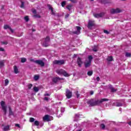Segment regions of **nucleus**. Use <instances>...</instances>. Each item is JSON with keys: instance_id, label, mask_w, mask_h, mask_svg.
Returning a JSON list of instances; mask_svg holds the SVG:
<instances>
[{"instance_id": "1a4fd4ad", "label": "nucleus", "mask_w": 131, "mask_h": 131, "mask_svg": "<svg viewBox=\"0 0 131 131\" xmlns=\"http://www.w3.org/2000/svg\"><path fill=\"white\" fill-rule=\"evenodd\" d=\"M76 28L77 29L76 31H73L72 32L73 34H76L77 35H78L80 34V30L81 29V27L79 26H76Z\"/></svg>"}, {"instance_id": "69168bd1", "label": "nucleus", "mask_w": 131, "mask_h": 131, "mask_svg": "<svg viewBox=\"0 0 131 131\" xmlns=\"http://www.w3.org/2000/svg\"><path fill=\"white\" fill-rule=\"evenodd\" d=\"M74 57H76V54H74Z\"/></svg>"}, {"instance_id": "39448f33", "label": "nucleus", "mask_w": 131, "mask_h": 131, "mask_svg": "<svg viewBox=\"0 0 131 131\" xmlns=\"http://www.w3.org/2000/svg\"><path fill=\"white\" fill-rule=\"evenodd\" d=\"M94 26H95V21L89 20L87 26L88 28L89 29H92V28L94 27Z\"/></svg>"}, {"instance_id": "864d4df0", "label": "nucleus", "mask_w": 131, "mask_h": 131, "mask_svg": "<svg viewBox=\"0 0 131 131\" xmlns=\"http://www.w3.org/2000/svg\"><path fill=\"white\" fill-rule=\"evenodd\" d=\"M90 95H94V91H90Z\"/></svg>"}, {"instance_id": "774afa93", "label": "nucleus", "mask_w": 131, "mask_h": 131, "mask_svg": "<svg viewBox=\"0 0 131 131\" xmlns=\"http://www.w3.org/2000/svg\"><path fill=\"white\" fill-rule=\"evenodd\" d=\"M2 126H4V124H3V125H2Z\"/></svg>"}, {"instance_id": "5701e85b", "label": "nucleus", "mask_w": 131, "mask_h": 131, "mask_svg": "<svg viewBox=\"0 0 131 131\" xmlns=\"http://www.w3.org/2000/svg\"><path fill=\"white\" fill-rule=\"evenodd\" d=\"M49 46H50V45H49V43H48V42L45 41V42L43 43V47H45V48H48V47H49Z\"/></svg>"}, {"instance_id": "6e6d98bb", "label": "nucleus", "mask_w": 131, "mask_h": 131, "mask_svg": "<svg viewBox=\"0 0 131 131\" xmlns=\"http://www.w3.org/2000/svg\"><path fill=\"white\" fill-rule=\"evenodd\" d=\"M72 3H76V1L75 0H70Z\"/></svg>"}, {"instance_id": "79ce46f5", "label": "nucleus", "mask_w": 131, "mask_h": 131, "mask_svg": "<svg viewBox=\"0 0 131 131\" xmlns=\"http://www.w3.org/2000/svg\"><path fill=\"white\" fill-rule=\"evenodd\" d=\"M125 56H126V57H131V54L129 53H126Z\"/></svg>"}, {"instance_id": "c756f323", "label": "nucleus", "mask_w": 131, "mask_h": 131, "mask_svg": "<svg viewBox=\"0 0 131 131\" xmlns=\"http://www.w3.org/2000/svg\"><path fill=\"white\" fill-rule=\"evenodd\" d=\"M106 127V126L104 124H100V128L104 129Z\"/></svg>"}, {"instance_id": "9d476101", "label": "nucleus", "mask_w": 131, "mask_h": 131, "mask_svg": "<svg viewBox=\"0 0 131 131\" xmlns=\"http://www.w3.org/2000/svg\"><path fill=\"white\" fill-rule=\"evenodd\" d=\"M105 15V13L101 12L100 13H94L93 14V16L95 17V18H101L103 17Z\"/></svg>"}, {"instance_id": "c9c22d12", "label": "nucleus", "mask_w": 131, "mask_h": 131, "mask_svg": "<svg viewBox=\"0 0 131 131\" xmlns=\"http://www.w3.org/2000/svg\"><path fill=\"white\" fill-rule=\"evenodd\" d=\"M89 61H90L92 62V60H93V56L92 55H90L88 57Z\"/></svg>"}, {"instance_id": "dca6fc26", "label": "nucleus", "mask_w": 131, "mask_h": 131, "mask_svg": "<svg viewBox=\"0 0 131 131\" xmlns=\"http://www.w3.org/2000/svg\"><path fill=\"white\" fill-rule=\"evenodd\" d=\"M91 65H92V62H91V61H88V62L84 63L85 68H89Z\"/></svg>"}, {"instance_id": "49530a36", "label": "nucleus", "mask_w": 131, "mask_h": 131, "mask_svg": "<svg viewBox=\"0 0 131 131\" xmlns=\"http://www.w3.org/2000/svg\"><path fill=\"white\" fill-rule=\"evenodd\" d=\"M15 126H16L17 127H19V128L21 127V126H20V124H15Z\"/></svg>"}, {"instance_id": "58836bf2", "label": "nucleus", "mask_w": 131, "mask_h": 131, "mask_svg": "<svg viewBox=\"0 0 131 131\" xmlns=\"http://www.w3.org/2000/svg\"><path fill=\"white\" fill-rule=\"evenodd\" d=\"M35 119L34 118H30V122H34Z\"/></svg>"}, {"instance_id": "a19ab883", "label": "nucleus", "mask_w": 131, "mask_h": 131, "mask_svg": "<svg viewBox=\"0 0 131 131\" xmlns=\"http://www.w3.org/2000/svg\"><path fill=\"white\" fill-rule=\"evenodd\" d=\"M32 86H33V85H32V84H29L28 85V89H29V90H31V88H32Z\"/></svg>"}, {"instance_id": "052dcab7", "label": "nucleus", "mask_w": 131, "mask_h": 131, "mask_svg": "<svg viewBox=\"0 0 131 131\" xmlns=\"http://www.w3.org/2000/svg\"><path fill=\"white\" fill-rule=\"evenodd\" d=\"M128 124L129 125H131V121L128 122Z\"/></svg>"}, {"instance_id": "0eeeda50", "label": "nucleus", "mask_w": 131, "mask_h": 131, "mask_svg": "<svg viewBox=\"0 0 131 131\" xmlns=\"http://www.w3.org/2000/svg\"><path fill=\"white\" fill-rule=\"evenodd\" d=\"M34 63H35L38 65H40L41 67H43V66H45V62L41 60H37L34 61Z\"/></svg>"}, {"instance_id": "c03bdc74", "label": "nucleus", "mask_w": 131, "mask_h": 131, "mask_svg": "<svg viewBox=\"0 0 131 131\" xmlns=\"http://www.w3.org/2000/svg\"><path fill=\"white\" fill-rule=\"evenodd\" d=\"M47 7H48L49 10H51L52 9H53V8H52V6H51V5H50V4H48V5H47Z\"/></svg>"}, {"instance_id": "4c0bfd02", "label": "nucleus", "mask_w": 131, "mask_h": 131, "mask_svg": "<svg viewBox=\"0 0 131 131\" xmlns=\"http://www.w3.org/2000/svg\"><path fill=\"white\" fill-rule=\"evenodd\" d=\"M103 32H104V33H105V34H110V32H109L106 30H104Z\"/></svg>"}, {"instance_id": "de8ad7c7", "label": "nucleus", "mask_w": 131, "mask_h": 131, "mask_svg": "<svg viewBox=\"0 0 131 131\" xmlns=\"http://www.w3.org/2000/svg\"><path fill=\"white\" fill-rule=\"evenodd\" d=\"M0 52H5V49L3 48H0Z\"/></svg>"}, {"instance_id": "20e7f679", "label": "nucleus", "mask_w": 131, "mask_h": 131, "mask_svg": "<svg viewBox=\"0 0 131 131\" xmlns=\"http://www.w3.org/2000/svg\"><path fill=\"white\" fill-rule=\"evenodd\" d=\"M53 64H54V65H64L65 64V60H55L53 61Z\"/></svg>"}, {"instance_id": "6e6552de", "label": "nucleus", "mask_w": 131, "mask_h": 131, "mask_svg": "<svg viewBox=\"0 0 131 131\" xmlns=\"http://www.w3.org/2000/svg\"><path fill=\"white\" fill-rule=\"evenodd\" d=\"M66 96L67 99H70L72 97V92L70 91L69 89H67Z\"/></svg>"}, {"instance_id": "f8f14e48", "label": "nucleus", "mask_w": 131, "mask_h": 131, "mask_svg": "<svg viewBox=\"0 0 131 131\" xmlns=\"http://www.w3.org/2000/svg\"><path fill=\"white\" fill-rule=\"evenodd\" d=\"M63 78H59V77H54L52 79V81L54 82V83H57L59 80H63Z\"/></svg>"}, {"instance_id": "0e129e2a", "label": "nucleus", "mask_w": 131, "mask_h": 131, "mask_svg": "<svg viewBox=\"0 0 131 131\" xmlns=\"http://www.w3.org/2000/svg\"><path fill=\"white\" fill-rule=\"evenodd\" d=\"M4 6H2V9H4Z\"/></svg>"}, {"instance_id": "f704fd0d", "label": "nucleus", "mask_w": 131, "mask_h": 131, "mask_svg": "<svg viewBox=\"0 0 131 131\" xmlns=\"http://www.w3.org/2000/svg\"><path fill=\"white\" fill-rule=\"evenodd\" d=\"M34 125L36 126H38V125H39V122L38 121H35Z\"/></svg>"}, {"instance_id": "a211bd4d", "label": "nucleus", "mask_w": 131, "mask_h": 131, "mask_svg": "<svg viewBox=\"0 0 131 131\" xmlns=\"http://www.w3.org/2000/svg\"><path fill=\"white\" fill-rule=\"evenodd\" d=\"M9 116H14V112L12 111V108L11 107H9Z\"/></svg>"}, {"instance_id": "b1692460", "label": "nucleus", "mask_w": 131, "mask_h": 131, "mask_svg": "<svg viewBox=\"0 0 131 131\" xmlns=\"http://www.w3.org/2000/svg\"><path fill=\"white\" fill-rule=\"evenodd\" d=\"M9 82H10V81H9V79H6L5 80V86H7V85H8V84H9Z\"/></svg>"}, {"instance_id": "7ed1b4c3", "label": "nucleus", "mask_w": 131, "mask_h": 131, "mask_svg": "<svg viewBox=\"0 0 131 131\" xmlns=\"http://www.w3.org/2000/svg\"><path fill=\"white\" fill-rule=\"evenodd\" d=\"M121 12H122V10L118 8L116 9L112 8L110 10L111 14L113 15H114V14H119V13H121Z\"/></svg>"}, {"instance_id": "3c124183", "label": "nucleus", "mask_w": 131, "mask_h": 131, "mask_svg": "<svg viewBox=\"0 0 131 131\" xmlns=\"http://www.w3.org/2000/svg\"><path fill=\"white\" fill-rule=\"evenodd\" d=\"M44 99L45 100V101H49V98L47 97H45Z\"/></svg>"}, {"instance_id": "a878e982", "label": "nucleus", "mask_w": 131, "mask_h": 131, "mask_svg": "<svg viewBox=\"0 0 131 131\" xmlns=\"http://www.w3.org/2000/svg\"><path fill=\"white\" fill-rule=\"evenodd\" d=\"M92 51H93V52H98V49H97V46H94Z\"/></svg>"}, {"instance_id": "423d86ee", "label": "nucleus", "mask_w": 131, "mask_h": 131, "mask_svg": "<svg viewBox=\"0 0 131 131\" xmlns=\"http://www.w3.org/2000/svg\"><path fill=\"white\" fill-rule=\"evenodd\" d=\"M1 105L2 107V110L4 111L5 115H6L7 114V106H5V101H2Z\"/></svg>"}, {"instance_id": "412c9836", "label": "nucleus", "mask_w": 131, "mask_h": 131, "mask_svg": "<svg viewBox=\"0 0 131 131\" xmlns=\"http://www.w3.org/2000/svg\"><path fill=\"white\" fill-rule=\"evenodd\" d=\"M106 60L108 62H111V61H113V57H112V56H108Z\"/></svg>"}, {"instance_id": "f03ea898", "label": "nucleus", "mask_w": 131, "mask_h": 131, "mask_svg": "<svg viewBox=\"0 0 131 131\" xmlns=\"http://www.w3.org/2000/svg\"><path fill=\"white\" fill-rule=\"evenodd\" d=\"M56 73L57 74H59V75L62 74V75H64L66 77H69V76H70V75H69V74L67 73V72H66L65 70L63 69L57 70Z\"/></svg>"}, {"instance_id": "2f4dec72", "label": "nucleus", "mask_w": 131, "mask_h": 131, "mask_svg": "<svg viewBox=\"0 0 131 131\" xmlns=\"http://www.w3.org/2000/svg\"><path fill=\"white\" fill-rule=\"evenodd\" d=\"M24 19L26 22H28L29 21V17L28 16H25Z\"/></svg>"}, {"instance_id": "ddd939ff", "label": "nucleus", "mask_w": 131, "mask_h": 131, "mask_svg": "<svg viewBox=\"0 0 131 131\" xmlns=\"http://www.w3.org/2000/svg\"><path fill=\"white\" fill-rule=\"evenodd\" d=\"M32 12L34 14V17L35 18H40V15L37 14L36 9H32Z\"/></svg>"}, {"instance_id": "680f3d73", "label": "nucleus", "mask_w": 131, "mask_h": 131, "mask_svg": "<svg viewBox=\"0 0 131 131\" xmlns=\"http://www.w3.org/2000/svg\"><path fill=\"white\" fill-rule=\"evenodd\" d=\"M31 61L32 62H34V61H35V60H34V59H31Z\"/></svg>"}, {"instance_id": "bb28decb", "label": "nucleus", "mask_w": 131, "mask_h": 131, "mask_svg": "<svg viewBox=\"0 0 131 131\" xmlns=\"http://www.w3.org/2000/svg\"><path fill=\"white\" fill-rule=\"evenodd\" d=\"M5 61L4 60L0 61V67H3L5 65Z\"/></svg>"}, {"instance_id": "aec40b11", "label": "nucleus", "mask_w": 131, "mask_h": 131, "mask_svg": "<svg viewBox=\"0 0 131 131\" xmlns=\"http://www.w3.org/2000/svg\"><path fill=\"white\" fill-rule=\"evenodd\" d=\"M4 131H8L10 130V125H8L7 126H5L3 128Z\"/></svg>"}, {"instance_id": "603ef678", "label": "nucleus", "mask_w": 131, "mask_h": 131, "mask_svg": "<svg viewBox=\"0 0 131 131\" xmlns=\"http://www.w3.org/2000/svg\"><path fill=\"white\" fill-rule=\"evenodd\" d=\"M96 80H97V81H100V77H97L96 78Z\"/></svg>"}, {"instance_id": "09e8293b", "label": "nucleus", "mask_w": 131, "mask_h": 131, "mask_svg": "<svg viewBox=\"0 0 131 131\" xmlns=\"http://www.w3.org/2000/svg\"><path fill=\"white\" fill-rule=\"evenodd\" d=\"M75 118H79V115L76 114L75 116Z\"/></svg>"}, {"instance_id": "7c9ffc66", "label": "nucleus", "mask_w": 131, "mask_h": 131, "mask_svg": "<svg viewBox=\"0 0 131 131\" xmlns=\"http://www.w3.org/2000/svg\"><path fill=\"white\" fill-rule=\"evenodd\" d=\"M27 61V59L25 58H21V63H25Z\"/></svg>"}, {"instance_id": "37998d69", "label": "nucleus", "mask_w": 131, "mask_h": 131, "mask_svg": "<svg viewBox=\"0 0 131 131\" xmlns=\"http://www.w3.org/2000/svg\"><path fill=\"white\" fill-rule=\"evenodd\" d=\"M8 41H1V44L2 45H8Z\"/></svg>"}, {"instance_id": "e433bc0d", "label": "nucleus", "mask_w": 131, "mask_h": 131, "mask_svg": "<svg viewBox=\"0 0 131 131\" xmlns=\"http://www.w3.org/2000/svg\"><path fill=\"white\" fill-rule=\"evenodd\" d=\"M25 7V3L24 2H21V5H20V8H21V9H24Z\"/></svg>"}, {"instance_id": "4d7b16f0", "label": "nucleus", "mask_w": 131, "mask_h": 131, "mask_svg": "<svg viewBox=\"0 0 131 131\" xmlns=\"http://www.w3.org/2000/svg\"><path fill=\"white\" fill-rule=\"evenodd\" d=\"M23 35V33H21L20 35H18V37H20Z\"/></svg>"}, {"instance_id": "9b49d317", "label": "nucleus", "mask_w": 131, "mask_h": 131, "mask_svg": "<svg viewBox=\"0 0 131 131\" xmlns=\"http://www.w3.org/2000/svg\"><path fill=\"white\" fill-rule=\"evenodd\" d=\"M77 63L79 67H81L82 64H83V62L82 61V59H81V58L78 57V58L77 59Z\"/></svg>"}, {"instance_id": "f3484780", "label": "nucleus", "mask_w": 131, "mask_h": 131, "mask_svg": "<svg viewBox=\"0 0 131 131\" xmlns=\"http://www.w3.org/2000/svg\"><path fill=\"white\" fill-rule=\"evenodd\" d=\"M110 90H111V93H115V92H117V89H114L111 85L110 86Z\"/></svg>"}, {"instance_id": "338daca9", "label": "nucleus", "mask_w": 131, "mask_h": 131, "mask_svg": "<svg viewBox=\"0 0 131 131\" xmlns=\"http://www.w3.org/2000/svg\"><path fill=\"white\" fill-rule=\"evenodd\" d=\"M78 131H81V129H79V130H78Z\"/></svg>"}, {"instance_id": "cd10ccee", "label": "nucleus", "mask_w": 131, "mask_h": 131, "mask_svg": "<svg viewBox=\"0 0 131 131\" xmlns=\"http://www.w3.org/2000/svg\"><path fill=\"white\" fill-rule=\"evenodd\" d=\"M72 7V5H69L67 6V9L69 10V11H71V8Z\"/></svg>"}, {"instance_id": "bf43d9fd", "label": "nucleus", "mask_w": 131, "mask_h": 131, "mask_svg": "<svg viewBox=\"0 0 131 131\" xmlns=\"http://www.w3.org/2000/svg\"><path fill=\"white\" fill-rule=\"evenodd\" d=\"M45 96H50V95L49 94H45Z\"/></svg>"}, {"instance_id": "2eb2a0df", "label": "nucleus", "mask_w": 131, "mask_h": 131, "mask_svg": "<svg viewBox=\"0 0 131 131\" xmlns=\"http://www.w3.org/2000/svg\"><path fill=\"white\" fill-rule=\"evenodd\" d=\"M43 121H51V119H50V116L48 115H45L43 117Z\"/></svg>"}, {"instance_id": "4468645a", "label": "nucleus", "mask_w": 131, "mask_h": 131, "mask_svg": "<svg viewBox=\"0 0 131 131\" xmlns=\"http://www.w3.org/2000/svg\"><path fill=\"white\" fill-rule=\"evenodd\" d=\"M4 29H9L12 33H14V30L12 29V28H11V27L8 25H4Z\"/></svg>"}, {"instance_id": "473e14b6", "label": "nucleus", "mask_w": 131, "mask_h": 131, "mask_svg": "<svg viewBox=\"0 0 131 131\" xmlns=\"http://www.w3.org/2000/svg\"><path fill=\"white\" fill-rule=\"evenodd\" d=\"M116 106L117 107H121V106H122V103L120 102H117Z\"/></svg>"}, {"instance_id": "5fc2aeb1", "label": "nucleus", "mask_w": 131, "mask_h": 131, "mask_svg": "<svg viewBox=\"0 0 131 131\" xmlns=\"http://www.w3.org/2000/svg\"><path fill=\"white\" fill-rule=\"evenodd\" d=\"M72 3H76V1L75 0H70Z\"/></svg>"}, {"instance_id": "c85d7f7f", "label": "nucleus", "mask_w": 131, "mask_h": 131, "mask_svg": "<svg viewBox=\"0 0 131 131\" xmlns=\"http://www.w3.org/2000/svg\"><path fill=\"white\" fill-rule=\"evenodd\" d=\"M33 90L34 91V92H35L36 93H37V92H38V91H39V89H38V88L35 86L33 88Z\"/></svg>"}, {"instance_id": "72a5a7b5", "label": "nucleus", "mask_w": 131, "mask_h": 131, "mask_svg": "<svg viewBox=\"0 0 131 131\" xmlns=\"http://www.w3.org/2000/svg\"><path fill=\"white\" fill-rule=\"evenodd\" d=\"M49 41H50V37L49 36L46 37V38H45V42H49Z\"/></svg>"}, {"instance_id": "4be33fe9", "label": "nucleus", "mask_w": 131, "mask_h": 131, "mask_svg": "<svg viewBox=\"0 0 131 131\" xmlns=\"http://www.w3.org/2000/svg\"><path fill=\"white\" fill-rule=\"evenodd\" d=\"M38 79H39V76L36 75H34V80H35V81H37Z\"/></svg>"}, {"instance_id": "ea45409f", "label": "nucleus", "mask_w": 131, "mask_h": 131, "mask_svg": "<svg viewBox=\"0 0 131 131\" xmlns=\"http://www.w3.org/2000/svg\"><path fill=\"white\" fill-rule=\"evenodd\" d=\"M66 5V2L63 1L61 3V6L64 8L65 7V5Z\"/></svg>"}, {"instance_id": "6ab92c4d", "label": "nucleus", "mask_w": 131, "mask_h": 131, "mask_svg": "<svg viewBox=\"0 0 131 131\" xmlns=\"http://www.w3.org/2000/svg\"><path fill=\"white\" fill-rule=\"evenodd\" d=\"M14 68V72L15 74H18L19 73V71L18 70V68H17V66H14L13 67Z\"/></svg>"}, {"instance_id": "f257e3e1", "label": "nucleus", "mask_w": 131, "mask_h": 131, "mask_svg": "<svg viewBox=\"0 0 131 131\" xmlns=\"http://www.w3.org/2000/svg\"><path fill=\"white\" fill-rule=\"evenodd\" d=\"M109 101L108 99L102 98L101 100L97 99L94 100V99H91L87 101V104L89 105L90 107H94L95 106H99L100 104H102L103 102H107Z\"/></svg>"}, {"instance_id": "e2e57ef3", "label": "nucleus", "mask_w": 131, "mask_h": 131, "mask_svg": "<svg viewBox=\"0 0 131 131\" xmlns=\"http://www.w3.org/2000/svg\"><path fill=\"white\" fill-rule=\"evenodd\" d=\"M32 31L34 32L35 31V30H34V29H32Z\"/></svg>"}, {"instance_id": "8fccbe9b", "label": "nucleus", "mask_w": 131, "mask_h": 131, "mask_svg": "<svg viewBox=\"0 0 131 131\" xmlns=\"http://www.w3.org/2000/svg\"><path fill=\"white\" fill-rule=\"evenodd\" d=\"M76 95H77V98H79L80 95L78 94V91H77V94H76Z\"/></svg>"}, {"instance_id": "a18cd8bd", "label": "nucleus", "mask_w": 131, "mask_h": 131, "mask_svg": "<svg viewBox=\"0 0 131 131\" xmlns=\"http://www.w3.org/2000/svg\"><path fill=\"white\" fill-rule=\"evenodd\" d=\"M51 13L52 15H55V12H54V9L51 8Z\"/></svg>"}, {"instance_id": "13d9d810", "label": "nucleus", "mask_w": 131, "mask_h": 131, "mask_svg": "<svg viewBox=\"0 0 131 131\" xmlns=\"http://www.w3.org/2000/svg\"><path fill=\"white\" fill-rule=\"evenodd\" d=\"M69 17V14H67L65 16V18H68Z\"/></svg>"}, {"instance_id": "393cba45", "label": "nucleus", "mask_w": 131, "mask_h": 131, "mask_svg": "<svg viewBox=\"0 0 131 131\" xmlns=\"http://www.w3.org/2000/svg\"><path fill=\"white\" fill-rule=\"evenodd\" d=\"M93 71H88L87 73V75L88 76H92L93 75Z\"/></svg>"}]
</instances>
